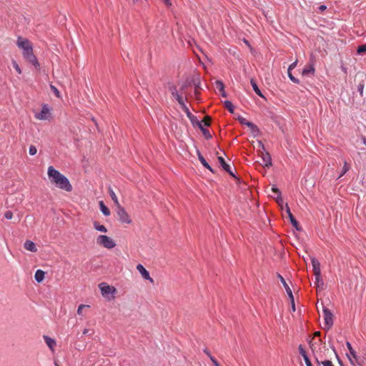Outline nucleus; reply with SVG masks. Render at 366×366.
<instances>
[{
	"instance_id": "f257e3e1",
	"label": "nucleus",
	"mask_w": 366,
	"mask_h": 366,
	"mask_svg": "<svg viewBox=\"0 0 366 366\" xmlns=\"http://www.w3.org/2000/svg\"><path fill=\"white\" fill-rule=\"evenodd\" d=\"M47 174L50 181L55 184L58 188L66 192H71L73 188L69 179L54 167H49Z\"/></svg>"
},
{
	"instance_id": "f03ea898",
	"label": "nucleus",
	"mask_w": 366,
	"mask_h": 366,
	"mask_svg": "<svg viewBox=\"0 0 366 366\" xmlns=\"http://www.w3.org/2000/svg\"><path fill=\"white\" fill-rule=\"evenodd\" d=\"M201 84V76L199 72L194 71V74L187 77L184 82L182 84L180 87L181 92H185L186 89L190 86H194V96L197 100H199V96L201 94L200 90L202 88L200 87Z\"/></svg>"
},
{
	"instance_id": "7ed1b4c3",
	"label": "nucleus",
	"mask_w": 366,
	"mask_h": 366,
	"mask_svg": "<svg viewBox=\"0 0 366 366\" xmlns=\"http://www.w3.org/2000/svg\"><path fill=\"white\" fill-rule=\"evenodd\" d=\"M23 56L28 62L31 64L35 67V69H40L39 62L33 52L31 44L24 48L23 50Z\"/></svg>"
},
{
	"instance_id": "20e7f679",
	"label": "nucleus",
	"mask_w": 366,
	"mask_h": 366,
	"mask_svg": "<svg viewBox=\"0 0 366 366\" xmlns=\"http://www.w3.org/2000/svg\"><path fill=\"white\" fill-rule=\"evenodd\" d=\"M97 243L107 249H112L116 246L114 241L111 237L104 234L98 236Z\"/></svg>"
},
{
	"instance_id": "39448f33",
	"label": "nucleus",
	"mask_w": 366,
	"mask_h": 366,
	"mask_svg": "<svg viewBox=\"0 0 366 366\" xmlns=\"http://www.w3.org/2000/svg\"><path fill=\"white\" fill-rule=\"evenodd\" d=\"M322 312L325 320V330H329L334 324V315L330 309L323 306Z\"/></svg>"
},
{
	"instance_id": "423d86ee",
	"label": "nucleus",
	"mask_w": 366,
	"mask_h": 366,
	"mask_svg": "<svg viewBox=\"0 0 366 366\" xmlns=\"http://www.w3.org/2000/svg\"><path fill=\"white\" fill-rule=\"evenodd\" d=\"M117 213L119 217V219L122 223H132V219L130 218L126 209L121 205H118L117 207Z\"/></svg>"
},
{
	"instance_id": "0eeeda50",
	"label": "nucleus",
	"mask_w": 366,
	"mask_h": 366,
	"mask_svg": "<svg viewBox=\"0 0 366 366\" xmlns=\"http://www.w3.org/2000/svg\"><path fill=\"white\" fill-rule=\"evenodd\" d=\"M217 160L222 167V168L228 173V174L235 179L237 182L240 181V179L236 176L234 172L232 170L230 166L225 162L222 157H218Z\"/></svg>"
},
{
	"instance_id": "6e6552de",
	"label": "nucleus",
	"mask_w": 366,
	"mask_h": 366,
	"mask_svg": "<svg viewBox=\"0 0 366 366\" xmlns=\"http://www.w3.org/2000/svg\"><path fill=\"white\" fill-rule=\"evenodd\" d=\"M285 207H286V212L287 214L288 218H289L290 222L291 224L292 225V227L294 228H295V229L299 232L302 231V227L300 225L299 222L296 219L295 216L291 212L290 208L287 203H286Z\"/></svg>"
},
{
	"instance_id": "1a4fd4ad",
	"label": "nucleus",
	"mask_w": 366,
	"mask_h": 366,
	"mask_svg": "<svg viewBox=\"0 0 366 366\" xmlns=\"http://www.w3.org/2000/svg\"><path fill=\"white\" fill-rule=\"evenodd\" d=\"M99 287L101 290L102 295L104 297L108 296L109 295H113L117 292V290L114 287L110 286L106 282H102L99 285Z\"/></svg>"
},
{
	"instance_id": "9d476101",
	"label": "nucleus",
	"mask_w": 366,
	"mask_h": 366,
	"mask_svg": "<svg viewBox=\"0 0 366 366\" xmlns=\"http://www.w3.org/2000/svg\"><path fill=\"white\" fill-rule=\"evenodd\" d=\"M51 116L49 108L46 104L42 105L41 110L39 113L36 114L35 117L38 119L45 120L48 119Z\"/></svg>"
},
{
	"instance_id": "9b49d317",
	"label": "nucleus",
	"mask_w": 366,
	"mask_h": 366,
	"mask_svg": "<svg viewBox=\"0 0 366 366\" xmlns=\"http://www.w3.org/2000/svg\"><path fill=\"white\" fill-rule=\"evenodd\" d=\"M258 152L259 153V155L261 156L262 162H264V167L267 168L270 167L272 165V157L270 154L266 150H259Z\"/></svg>"
},
{
	"instance_id": "f8f14e48",
	"label": "nucleus",
	"mask_w": 366,
	"mask_h": 366,
	"mask_svg": "<svg viewBox=\"0 0 366 366\" xmlns=\"http://www.w3.org/2000/svg\"><path fill=\"white\" fill-rule=\"evenodd\" d=\"M137 269L142 274V277L144 280H149L151 282H153V279L150 277L149 272L145 269V267L141 264H138L137 266Z\"/></svg>"
},
{
	"instance_id": "ddd939ff",
	"label": "nucleus",
	"mask_w": 366,
	"mask_h": 366,
	"mask_svg": "<svg viewBox=\"0 0 366 366\" xmlns=\"http://www.w3.org/2000/svg\"><path fill=\"white\" fill-rule=\"evenodd\" d=\"M311 262L313 267V272L315 276H320L321 275V269H320V263L317 259L315 257H311Z\"/></svg>"
},
{
	"instance_id": "4468645a",
	"label": "nucleus",
	"mask_w": 366,
	"mask_h": 366,
	"mask_svg": "<svg viewBox=\"0 0 366 366\" xmlns=\"http://www.w3.org/2000/svg\"><path fill=\"white\" fill-rule=\"evenodd\" d=\"M197 154L198 159H199V162H201V164L206 169L209 170L211 172H212L213 174H215L216 171L214 169H213L212 167L208 164V162H207L205 158L202 156V153L200 152V151L199 149H197Z\"/></svg>"
},
{
	"instance_id": "2eb2a0df",
	"label": "nucleus",
	"mask_w": 366,
	"mask_h": 366,
	"mask_svg": "<svg viewBox=\"0 0 366 366\" xmlns=\"http://www.w3.org/2000/svg\"><path fill=\"white\" fill-rule=\"evenodd\" d=\"M298 350L300 354L302 356L306 365L313 366L306 350H305L304 347L302 345H299Z\"/></svg>"
},
{
	"instance_id": "dca6fc26",
	"label": "nucleus",
	"mask_w": 366,
	"mask_h": 366,
	"mask_svg": "<svg viewBox=\"0 0 366 366\" xmlns=\"http://www.w3.org/2000/svg\"><path fill=\"white\" fill-rule=\"evenodd\" d=\"M215 85H216L217 89H218V90L220 93V95L223 97H227V94L226 93V92L224 90V84L223 81L222 80H217L215 81Z\"/></svg>"
},
{
	"instance_id": "f3484780",
	"label": "nucleus",
	"mask_w": 366,
	"mask_h": 366,
	"mask_svg": "<svg viewBox=\"0 0 366 366\" xmlns=\"http://www.w3.org/2000/svg\"><path fill=\"white\" fill-rule=\"evenodd\" d=\"M24 247L26 250L32 252H36L37 251L35 243L29 239L25 241V242L24 244Z\"/></svg>"
},
{
	"instance_id": "a211bd4d",
	"label": "nucleus",
	"mask_w": 366,
	"mask_h": 366,
	"mask_svg": "<svg viewBox=\"0 0 366 366\" xmlns=\"http://www.w3.org/2000/svg\"><path fill=\"white\" fill-rule=\"evenodd\" d=\"M250 84H251V86L254 90V92L260 97L262 98H265L264 96L263 95L262 92H261V90L259 89V88L258 87V85L255 81L254 79L252 78L250 79Z\"/></svg>"
},
{
	"instance_id": "6ab92c4d",
	"label": "nucleus",
	"mask_w": 366,
	"mask_h": 366,
	"mask_svg": "<svg viewBox=\"0 0 366 366\" xmlns=\"http://www.w3.org/2000/svg\"><path fill=\"white\" fill-rule=\"evenodd\" d=\"M315 71V66L312 64H311L302 69V76H307L309 74H314Z\"/></svg>"
},
{
	"instance_id": "aec40b11",
	"label": "nucleus",
	"mask_w": 366,
	"mask_h": 366,
	"mask_svg": "<svg viewBox=\"0 0 366 366\" xmlns=\"http://www.w3.org/2000/svg\"><path fill=\"white\" fill-rule=\"evenodd\" d=\"M45 272L41 269H37L34 274V279L38 282H41L45 277Z\"/></svg>"
},
{
	"instance_id": "412c9836",
	"label": "nucleus",
	"mask_w": 366,
	"mask_h": 366,
	"mask_svg": "<svg viewBox=\"0 0 366 366\" xmlns=\"http://www.w3.org/2000/svg\"><path fill=\"white\" fill-rule=\"evenodd\" d=\"M44 340H45V342L46 343V345L49 347V349L53 351L54 347L56 346L55 340L47 336V335H44Z\"/></svg>"
},
{
	"instance_id": "4be33fe9",
	"label": "nucleus",
	"mask_w": 366,
	"mask_h": 366,
	"mask_svg": "<svg viewBox=\"0 0 366 366\" xmlns=\"http://www.w3.org/2000/svg\"><path fill=\"white\" fill-rule=\"evenodd\" d=\"M247 127H248L250 129L251 132L254 137H257L259 134V133H260L259 129L253 122H249V123H248V125Z\"/></svg>"
},
{
	"instance_id": "5701e85b",
	"label": "nucleus",
	"mask_w": 366,
	"mask_h": 366,
	"mask_svg": "<svg viewBox=\"0 0 366 366\" xmlns=\"http://www.w3.org/2000/svg\"><path fill=\"white\" fill-rule=\"evenodd\" d=\"M198 129L202 132L204 137L207 140H209L212 138V136L210 132L207 128H205V127H204L203 124L199 125Z\"/></svg>"
},
{
	"instance_id": "b1692460",
	"label": "nucleus",
	"mask_w": 366,
	"mask_h": 366,
	"mask_svg": "<svg viewBox=\"0 0 366 366\" xmlns=\"http://www.w3.org/2000/svg\"><path fill=\"white\" fill-rule=\"evenodd\" d=\"M315 287H317V289H319L320 290H325V284L322 279L321 275L315 276Z\"/></svg>"
},
{
	"instance_id": "393cba45",
	"label": "nucleus",
	"mask_w": 366,
	"mask_h": 366,
	"mask_svg": "<svg viewBox=\"0 0 366 366\" xmlns=\"http://www.w3.org/2000/svg\"><path fill=\"white\" fill-rule=\"evenodd\" d=\"M99 208H100L101 212H102V214L104 216L108 217L110 215V214H111L110 210L108 208V207H107L105 205V204L104 203L103 201L99 202Z\"/></svg>"
},
{
	"instance_id": "a878e982",
	"label": "nucleus",
	"mask_w": 366,
	"mask_h": 366,
	"mask_svg": "<svg viewBox=\"0 0 366 366\" xmlns=\"http://www.w3.org/2000/svg\"><path fill=\"white\" fill-rule=\"evenodd\" d=\"M93 226L94 229L99 232L104 233L107 232V229L106 228V227L103 224H99V222H98L97 221H94L93 222Z\"/></svg>"
},
{
	"instance_id": "bb28decb",
	"label": "nucleus",
	"mask_w": 366,
	"mask_h": 366,
	"mask_svg": "<svg viewBox=\"0 0 366 366\" xmlns=\"http://www.w3.org/2000/svg\"><path fill=\"white\" fill-rule=\"evenodd\" d=\"M224 108H226L227 109V111L231 113V114H234V105L232 104V102L229 101V100H226L224 102Z\"/></svg>"
},
{
	"instance_id": "cd10ccee",
	"label": "nucleus",
	"mask_w": 366,
	"mask_h": 366,
	"mask_svg": "<svg viewBox=\"0 0 366 366\" xmlns=\"http://www.w3.org/2000/svg\"><path fill=\"white\" fill-rule=\"evenodd\" d=\"M30 44L31 43L28 39L21 40V38L19 37L17 41V45L19 48H21L24 50L26 46Z\"/></svg>"
},
{
	"instance_id": "c85d7f7f",
	"label": "nucleus",
	"mask_w": 366,
	"mask_h": 366,
	"mask_svg": "<svg viewBox=\"0 0 366 366\" xmlns=\"http://www.w3.org/2000/svg\"><path fill=\"white\" fill-rule=\"evenodd\" d=\"M191 122V124L194 127H199V125H202V122L199 121L196 116L192 114L190 117H188Z\"/></svg>"
},
{
	"instance_id": "c756f323",
	"label": "nucleus",
	"mask_w": 366,
	"mask_h": 366,
	"mask_svg": "<svg viewBox=\"0 0 366 366\" xmlns=\"http://www.w3.org/2000/svg\"><path fill=\"white\" fill-rule=\"evenodd\" d=\"M108 192L109 194V196L110 197L112 198V199L114 201V204L117 205V207L118 205H120L119 203V201H118V199H117V197L115 194V192H114V190L112 189L111 187H109L108 188Z\"/></svg>"
},
{
	"instance_id": "7c9ffc66",
	"label": "nucleus",
	"mask_w": 366,
	"mask_h": 366,
	"mask_svg": "<svg viewBox=\"0 0 366 366\" xmlns=\"http://www.w3.org/2000/svg\"><path fill=\"white\" fill-rule=\"evenodd\" d=\"M277 277L280 280L281 283L282 284V287H284L286 292L291 290L287 283L286 282L285 280L284 279V277L280 274L277 273Z\"/></svg>"
},
{
	"instance_id": "2f4dec72",
	"label": "nucleus",
	"mask_w": 366,
	"mask_h": 366,
	"mask_svg": "<svg viewBox=\"0 0 366 366\" xmlns=\"http://www.w3.org/2000/svg\"><path fill=\"white\" fill-rule=\"evenodd\" d=\"M201 122H202V123L204 124V125H203L204 127H209L211 126V124L212 122V118L209 115H206V116H204V119Z\"/></svg>"
},
{
	"instance_id": "473e14b6",
	"label": "nucleus",
	"mask_w": 366,
	"mask_h": 366,
	"mask_svg": "<svg viewBox=\"0 0 366 366\" xmlns=\"http://www.w3.org/2000/svg\"><path fill=\"white\" fill-rule=\"evenodd\" d=\"M365 88V81L362 80L359 82V84L357 86V89L358 92L360 93V97H363V91Z\"/></svg>"
},
{
	"instance_id": "72a5a7b5",
	"label": "nucleus",
	"mask_w": 366,
	"mask_h": 366,
	"mask_svg": "<svg viewBox=\"0 0 366 366\" xmlns=\"http://www.w3.org/2000/svg\"><path fill=\"white\" fill-rule=\"evenodd\" d=\"M346 346L350 352V354L354 357L355 359H357V355L355 350L352 348V345L349 342H346Z\"/></svg>"
},
{
	"instance_id": "f704fd0d",
	"label": "nucleus",
	"mask_w": 366,
	"mask_h": 366,
	"mask_svg": "<svg viewBox=\"0 0 366 366\" xmlns=\"http://www.w3.org/2000/svg\"><path fill=\"white\" fill-rule=\"evenodd\" d=\"M357 53L358 54H366V43L363 44H361V45L357 46Z\"/></svg>"
},
{
	"instance_id": "c9c22d12",
	"label": "nucleus",
	"mask_w": 366,
	"mask_h": 366,
	"mask_svg": "<svg viewBox=\"0 0 366 366\" xmlns=\"http://www.w3.org/2000/svg\"><path fill=\"white\" fill-rule=\"evenodd\" d=\"M169 90L173 97L178 94L177 86L172 83H169Z\"/></svg>"
},
{
	"instance_id": "e433bc0d",
	"label": "nucleus",
	"mask_w": 366,
	"mask_h": 366,
	"mask_svg": "<svg viewBox=\"0 0 366 366\" xmlns=\"http://www.w3.org/2000/svg\"><path fill=\"white\" fill-rule=\"evenodd\" d=\"M237 119L238 120V122L242 124V125H246L247 126L248 125V123H249V121L247 120L245 118H244L242 116H238L237 117Z\"/></svg>"
},
{
	"instance_id": "4c0bfd02",
	"label": "nucleus",
	"mask_w": 366,
	"mask_h": 366,
	"mask_svg": "<svg viewBox=\"0 0 366 366\" xmlns=\"http://www.w3.org/2000/svg\"><path fill=\"white\" fill-rule=\"evenodd\" d=\"M287 74H288V77L290 78V79L293 82V83H295V84H299L300 83V80L295 77L292 74V71H287Z\"/></svg>"
},
{
	"instance_id": "58836bf2",
	"label": "nucleus",
	"mask_w": 366,
	"mask_h": 366,
	"mask_svg": "<svg viewBox=\"0 0 366 366\" xmlns=\"http://www.w3.org/2000/svg\"><path fill=\"white\" fill-rule=\"evenodd\" d=\"M12 64H13L14 68L16 71V72L18 74H21L22 73V71H21L20 66H19V64H17V62L16 61L13 60Z\"/></svg>"
},
{
	"instance_id": "ea45409f",
	"label": "nucleus",
	"mask_w": 366,
	"mask_h": 366,
	"mask_svg": "<svg viewBox=\"0 0 366 366\" xmlns=\"http://www.w3.org/2000/svg\"><path fill=\"white\" fill-rule=\"evenodd\" d=\"M50 88L56 97H60V92L55 86L50 84Z\"/></svg>"
},
{
	"instance_id": "a19ab883",
	"label": "nucleus",
	"mask_w": 366,
	"mask_h": 366,
	"mask_svg": "<svg viewBox=\"0 0 366 366\" xmlns=\"http://www.w3.org/2000/svg\"><path fill=\"white\" fill-rule=\"evenodd\" d=\"M272 191L277 194V196H279V197L280 198V194H282V192L280 191V189L276 186V185H272Z\"/></svg>"
},
{
	"instance_id": "79ce46f5",
	"label": "nucleus",
	"mask_w": 366,
	"mask_h": 366,
	"mask_svg": "<svg viewBox=\"0 0 366 366\" xmlns=\"http://www.w3.org/2000/svg\"><path fill=\"white\" fill-rule=\"evenodd\" d=\"M37 152V149L34 145H30L29 149V153L30 155H35Z\"/></svg>"
},
{
	"instance_id": "37998d69",
	"label": "nucleus",
	"mask_w": 366,
	"mask_h": 366,
	"mask_svg": "<svg viewBox=\"0 0 366 366\" xmlns=\"http://www.w3.org/2000/svg\"><path fill=\"white\" fill-rule=\"evenodd\" d=\"M350 169L349 164L347 163L346 161H345L344 167L342 168V171L341 174L340 175V177L344 175Z\"/></svg>"
},
{
	"instance_id": "c03bdc74",
	"label": "nucleus",
	"mask_w": 366,
	"mask_h": 366,
	"mask_svg": "<svg viewBox=\"0 0 366 366\" xmlns=\"http://www.w3.org/2000/svg\"><path fill=\"white\" fill-rule=\"evenodd\" d=\"M4 217L6 219H11L12 217H13V212L10 210H7L5 213H4Z\"/></svg>"
},
{
	"instance_id": "a18cd8bd",
	"label": "nucleus",
	"mask_w": 366,
	"mask_h": 366,
	"mask_svg": "<svg viewBox=\"0 0 366 366\" xmlns=\"http://www.w3.org/2000/svg\"><path fill=\"white\" fill-rule=\"evenodd\" d=\"M174 97L177 99L179 104H181L182 102H184L183 97L180 94H179V93L174 96Z\"/></svg>"
},
{
	"instance_id": "49530a36",
	"label": "nucleus",
	"mask_w": 366,
	"mask_h": 366,
	"mask_svg": "<svg viewBox=\"0 0 366 366\" xmlns=\"http://www.w3.org/2000/svg\"><path fill=\"white\" fill-rule=\"evenodd\" d=\"M89 305H80L79 307H78V309H77V314L78 315H81V312H82V310L83 308L84 307H89Z\"/></svg>"
},
{
	"instance_id": "de8ad7c7",
	"label": "nucleus",
	"mask_w": 366,
	"mask_h": 366,
	"mask_svg": "<svg viewBox=\"0 0 366 366\" xmlns=\"http://www.w3.org/2000/svg\"><path fill=\"white\" fill-rule=\"evenodd\" d=\"M287 294L290 298V302L293 303V302H295V299H294V296H293L292 290H290L287 291Z\"/></svg>"
},
{
	"instance_id": "09e8293b",
	"label": "nucleus",
	"mask_w": 366,
	"mask_h": 366,
	"mask_svg": "<svg viewBox=\"0 0 366 366\" xmlns=\"http://www.w3.org/2000/svg\"><path fill=\"white\" fill-rule=\"evenodd\" d=\"M333 350H334V352H335V356H336L337 360V361H338V362H339V364H340V366H344L343 362H342V360L340 359V357H339V355H337V352L335 351V347H333Z\"/></svg>"
},
{
	"instance_id": "8fccbe9b",
	"label": "nucleus",
	"mask_w": 366,
	"mask_h": 366,
	"mask_svg": "<svg viewBox=\"0 0 366 366\" xmlns=\"http://www.w3.org/2000/svg\"><path fill=\"white\" fill-rule=\"evenodd\" d=\"M322 365L323 366H334L332 362L330 360H328L322 361Z\"/></svg>"
},
{
	"instance_id": "3c124183",
	"label": "nucleus",
	"mask_w": 366,
	"mask_h": 366,
	"mask_svg": "<svg viewBox=\"0 0 366 366\" xmlns=\"http://www.w3.org/2000/svg\"><path fill=\"white\" fill-rule=\"evenodd\" d=\"M297 61L296 60L295 61H294L289 66L287 71H292L293 69H295V67L297 66Z\"/></svg>"
},
{
	"instance_id": "603ef678",
	"label": "nucleus",
	"mask_w": 366,
	"mask_h": 366,
	"mask_svg": "<svg viewBox=\"0 0 366 366\" xmlns=\"http://www.w3.org/2000/svg\"><path fill=\"white\" fill-rule=\"evenodd\" d=\"M211 361L214 366H221L214 357H211Z\"/></svg>"
},
{
	"instance_id": "864d4df0",
	"label": "nucleus",
	"mask_w": 366,
	"mask_h": 366,
	"mask_svg": "<svg viewBox=\"0 0 366 366\" xmlns=\"http://www.w3.org/2000/svg\"><path fill=\"white\" fill-rule=\"evenodd\" d=\"M276 202L279 205H281L283 203L282 194H280V198L279 197V196H277Z\"/></svg>"
},
{
	"instance_id": "5fc2aeb1",
	"label": "nucleus",
	"mask_w": 366,
	"mask_h": 366,
	"mask_svg": "<svg viewBox=\"0 0 366 366\" xmlns=\"http://www.w3.org/2000/svg\"><path fill=\"white\" fill-rule=\"evenodd\" d=\"M257 144H258L259 147H260L262 151L265 150L264 145L261 140H257Z\"/></svg>"
},
{
	"instance_id": "6e6d98bb",
	"label": "nucleus",
	"mask_w": 366,
	"mask_h": 366,
	"mask_svg": "<svg viewBox=\"0 0 366 366\" xmlns=\"http://www.w3.org/2000/svg\"><path fill=\"white\" fill-rule=\"evenodd\" d=\"M203 352L209 357L210 360H211V357H213L207 348L204 349Z\"/></svg>"
},
{
	"instance_id": "4d7b16f0",
	"label": "nucleus",
	"mask_w": 366,
	"mask_h": 366,
	"mask_svg": "<svg viewBox=\"0 0 366 366\" xmlns=\"http://www.w3.org/2000/svg\"><path fill=\"white\" fill-rule=\"evenodd\" d=\"M320 13H322L327 9V6L325 5H320L318 8Z\"/></svg>"
},
{
	"instance_id": "13d9d810",
	"label": "nucleus",
	"mask_w": 366,
	"mask_h": 366,
	"mask_svg": "<svg viewBox=\"0 0 366 366\" xmlns=\"http://www.w3.org/2000/svg\"><path fill=\"white\" fill-rule=\"evenodd\" d=\"M183 111L185 112L187 117H190V116L192 114L188 107H187L186 110Z\"/></svg>"
},
{
	"instance_id": "bf43d9fd",
	"label": "nucleus",
	"mask_w": 366,
	"mask_h": 366,
	"mask_svg": "<svg viewBox=\"0 0 366 366\" xmlns=\"http://www.w3.org/2000/svg\"><path fill=\"white\" fill-rule=\"evenodd\" d=\"M163 1H164V4H165L167 6H168V7H169V6H172L171 0H163Z\"/></svg>"
},
{
	"instance_id": "052dcab7",
	"label": "nucleus",
	"mask_w": 366,
	"mask_h": 366,
	"mask_svg": "<svg viewBox=\"0 0 366 366\" xmlns=\"http://www.w3.org/2000/svg\"><path fill=\"white\" fill-rule=\"evenodd\" d=\"M182 108V110H186L187 106L185 104L184 102H182L181 104H179Z\"/></svg>"
},
{
	"instance_id": "680f3d73",
	"label": "nucleus",
	"mask_w": 366,
	"mask_h": 366,
	"mask_svg": "<svg viewBox=\"0 0 366 366\" xmlns=\"http://www.w3.org/2000/svg\"><path fill=\"white\" fill-rule=\"evenodd\" d=\"M309 342V345H310V348H311V350L314 352V349H313V346H314V345H313V343H312V340H309V342Z\"/></svg>"
},
{
	"instance_id": "e2e57ef3",
	"label": "nucleus",
	"mask_w": 366,
	"mask_h": 366,
	"mask_svg": "<svg viewBox=\"0 0 366 366\" xmlns=\"http://www.w3.org/2000/svg\"><path fill=\"white\" fill-rule=\"evenodd\" d=\"M320 335H321V332L320 331H316L313 334L314 337H320Z\"/></svg>"
},
{
	"instance_id": "0e129e2a",
	"label": "nucleus",
	"mask_w": 366,
	"mask_h": 366,
	"mask_svg": "<svg viewBox=\"0 0 366 366\" xmlns=\"http://www.w3.org/2000/svg\"><path fill=\"white\" fill-rule=\"evenodd\" d=\"M244 44H245L246 45H247L249 48H251V49H252V46H251V45H250V44H249V41H248V40H247V39H244Z\"/></svg>"
},
{
	"instance_id": "69168bd1",
	"label": "nucleus",
	"mask_w": 366,
	"mask_h": 366,
	"mask_svg": "<svg viewBox=\"0 0 366 366\" xmlns=\"http://www.w3.org/2000/svg\"><path fill=\"white\" fill-rule=\"evenodd\" d=\"M362 142L366 146V137L365 136H362Z\"/></svg>"
},
{
	"instance_id": "338daca9",
	"label": "nucleus",
	"mask_w": 366,
	"mask_h": 366,
	"mask_svg": "<svg viewBox=\"0 0 366 366\" xmlns=\"http://www.w3.org/2000/svg\"><path fill=\"white\" fill-rule=\"evenodd\" d=\"M291 306H292V310L293 312L295 311V302H293V303H291Z\"/></svg>"
},
{
	"instance_id": "774afa93",
	"label": "nucleus",
	"mask_w": 366,
	"mask_h": 366,
	"mask_svg": "<svg viewBox=\"0 0 366 366\" xmlns=\"http://www.w3.org/2000/svg\"><path fill=\"white\" fill-rule=\"evenodd\" d=\"M315 361L318 365H322V362L319 361V360L317 357H315Z\"/></svg>"
}]
</instances>
